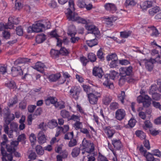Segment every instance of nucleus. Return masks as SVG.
Segmentation results:
<instances>
[{
  "instance_id": "1",
  "label": "nucleus",
  "mask_w": 161,
  "mask_h": 161,
  "mask_svg": "<svg viewBox=\"0 0 161 161\" xmlns=\"http://www.w3.org/2000/svg\"><path fill=\"white\" fill-rule=\"evenodd\" d=\"M66 14L68 19L69 20L77 21L78 23L86 24L88 22L87 20L78 16V14L73 12L75 10L74 3L73 0H69V8H67Z\"/></svg>"
},
{
  "instance_id": "2",
  "label": "nucleus",
  "mask_w": 161,
  "mask_h": 161,
  "mask_svg": "<svg viewBox=\"0 0 161 161\" xmlns=\"http://www.w3.org/2000/svg\"><path fill=\"white\" fill-rule=\"evenodd\" d=\"M18 145V142L16 141H12L10 143V144H6V148L7 151L6 150V155L4 158H3V156H2L1 158L2 161H7L6 159L14 160L13 153L16 150V148Z\"/></svg>"
},
{
  "instance_id": "3",
  "label": "nucleus",
  "mask_w": 161,
  "mask_h": 161,
  "mask_svg": "<svg viewBox=\"0 0 161 161\" xmlns=\"http://www.w3.org/2000/svg\"><path fill=\"white\" fill-rule=\"evenodd\" d=\"M118 74V72L113 70L111 71L109 74L105 75L102 79L103 85L109 89L113 88H114L113 84L110 81V79L114 80Z\"/></svg>"
},
{
  "instance_id": "4",
  "label": "nucleus",
  "mask_w": 161,
  "mask_h": 161,
  "mask_svg": "<svg viewBox=\"0 0 161 161\" xmlns=\"http://www.w3.org/2000/svg\"><path fill=\"white\" fill-rule=\"evenodd\" d=\"M82 144L83 147L84 151L82 153L83 154L85 153L89 154L92 153L94 150V146L93 143L87 141L84 139L82 141Z\"/></svg>"
},
{
  "instance_id": "5",
  "label": "nucleus",
  "mask_w": 161,
  "mask_h": 161,
  "mask_svg": "<svg viewBox=\"0 0 161 161\" xmlns=\"http://www.w3.org/2000/svg\"><path fill=\"white\" fill-rule=\"evenodd\" d=\"M81 91V89L80 86H73L69 91L70 96L71 98L77 100L79 97Z\"/></svg>"
},
{
  "instance_id": "6",
  "label": "nucleus",
  "mask_w": 161,
  "mask_h": 161,
  "mask_svg": "<svg viewBox=\"0 0 161 161\" xmlns=\"http://www.w3.org/2000/svg\"><path fill=\"white\" fill-rule=\"evenodd\" d=\"M100 93H96L95 94L90 93L88 95V98L90 103L92 104H95L97 103L98 98L101 97Z\"/></svg>"
},
{
  "instance_id": "7",
  "label": "nucleus",
  "mask_w": 161,
  "mask_h": 161,
  "mask_svg": "<svg viewBox=\"0 0 161 161\" xmlns=\"http://www.w3.org/2000/svg\"><path fill=\"white\" fill-rule=\"evenodd\" d=\"M133 68L131 66L128 67H121L120 69L119 75L129 76L132 74Z\"/></svg>"
},
{
  "instance_id": "8",
  "label": "nucleus",
  "mask_w": 161,
  "mask_h": 161,
  "mask_svg": "<svg viewBox=\"0 0 161 161\" xmlns=\"http://www.w3.org/2000/svg\"><path fill=\"white\" fill-rule=\"evenodd\" d=\"M115 118L117 120L121 121L123 119L126 115L125 111L123 109H118L115 112Z\"/></svg>"
},
{
  "instance_id": "9",
  "label": "nucleus",
  "mask_w": 161,
  "mask_h": 161,
  "mask_svg": "<svg viewBox=\"0 0 161 161\" xmlns=\"http://www.w3.org/2000/svg\"><path fill=\"white\" fill-rule=\"evenodd\" d=\"M103 130L107 137L109 139H111L115 132V130L110 126L105 127L103 128Z\"/></svg>"
},
{
  "instance_id": "10",
  "label": "nucleus",
  "mask_w": 161,
  "mask_h": 161,
  "mask_svg": "<svg viewBox=\"0 0 161 161\" xmlns=\"http://www.w3.org/2000/svg\"><path fill=\"white\" fill-rule=\"evenodd\" d=\"M105 9L112 13H114L117 10L116 5L113 3H106L104 6Z\"/></svg>"
},
{
  "instance_id": "11",
  "label": "nucleus",
  "mask_w": 161,
  "mask_h": 161,
  "mask_svg": "<svg viewBox=\"0 0 161 161\" xmlns=\"http://www.w3.org/2000/svg\"><path fill=\"white\" fill-rule=\"evenodd\" d=\"M92 74L93 75L99 78H101L103 73L101 68L95 67L93 69Z\"/></svg>"
},
{
  "instance_id": "12",
  "label": "nucleus",
  "mask_w": 161,
  "mask_h": 161,
  "mask_svg": "<svg viewBox=\"0 0 161 161\" xmlns=\"http://www.w3.org/2000/svg\"><path fill=\"white\" fill-rule=\"evenodd\" d=\"M86 29L90 33L94 34L95 36L97 35L99 32L98 28L92 25H88L86 26Z\"/></svg>"
},
{
  "instance_id": "13",
  "label": "nucleus",
  "mask_w": 161,
  "mask_h": 161,
  "mask_svg": "<svg viewBox=\"0 0 161 161\" xmlns=\"http://www.w3.org/2000/svg\"><path fill=\"white\" fill-rule=\"evenodd\" d=\"M11 72L14 76L23 75V72L20 66H17L16 67H12L11 69Z\"/></svg>"
},
{
  "instance_id": "14",
  "label": "nucleus",
  "mask_w": 161,
  "mask_h": 161,
  "mask_svg": "<svg viewBox=\"0 0 161 161\" xmlns=\"http://www.w3.org/2000/svg\"><path fill=\"white\" fill-rule=\"evenodd\" d=\"M152 3L151 1L141 2L140 3V8L143 11L146 10L148 8H150L152 6Z\"/></svg>"
},
{
  "instance_id": "15",
  "label": "nucleus",
  "mask_w": 161,
  "mask_h": 161,
  "mask_svg": "<svg viewBox=\"0 0 161 161\" xmlns=\"http://www.w3.org/2000/svg\"><path fill=\"white\" fill-rule=\"evenodd\" d=\"M112 144L117 150L120 149L122 146V144L119 139H113L112 140Z\"/></svg>"
},
{
  "instance_id": "16",
  "label": "nucleus",
  "mask_w": 161,
  "mask_h": 161,
  "mask_svg": "<svg viewBox=\"0 0 161 161\" xmlns=\"http://www.w3.org/2000/svg\"><path fill=\"white\" fill-rule=\"evenodd\" d=\"M45 67V65L43 63L41 62H37L32 67L37 71L42 72L43 71L44 68Z\"/></svg>"
},
{
  "instance_id": "17",
  "label": "nucleus",
  "mask_w": 161,
  "mask_h": 161,
  "mask_svg": "<svg viewBox=\"0 0 161 161\" xmlns=\"http://www.w3.org/2000/svg\"><path fill=\"white\" fill-rule=\"evenodd\" d=\"M45 135L42 131H40L38 135V142L40 144H43L46 142Z\"/></svg>"
},
{
  "instance_id": "18",
  "label": "nucleus",
  "mask_w": 161,
  "mask_h": 161,
  "mask_svg": "<svg viewBox=\"0 0 161 161\" xmlns=\"http://www.w3.org/2000/svg\"><path fill=\"white\" fill-rule=\"evenodd\" d=\"M18 102L17 97L15 95L13 97L10 98L8 103V105L9 108L12 107L14 105H15Z\"/></svg>"
},
{
  "instance_id": "19",
  "label": "nucleus",
  "mask_w": 161,
  "mask_h": 161,
  "mask_svg": "<svg viewBox=\"0 0 161 161\" xmlns=\"http://www.w3.org/2000/svg\"><path fill=\"white\" fill-rule=\"evenodd\" d=\"M117 18L115 16L108 17L106 19V23L108 26H111L113 25V23L115 22Z\"/></svg>"
},
{
  "instance_id": "20",
  "label": "nucleus",
  "mask_w": 161,
  "mask_h": 161,
  "mask_svg": "<svg viewBox=\"0 0 161 161\" xmlns=\"http://www.w3.org/2000/svg\"><path fill=\"white\" fill-rule=\"evenodd\" d=\"M60 77V74L59 73H57L55 74H52L49 75L48 78L50 81L51 82H55L57 81Z\"/></svg>"
},
{
  "instance_id": "21",
  "label": "nucleus",
  "mask_w": 161,
  "mask_h": 161,
  "mask_svg": "<svg viewBox=\"0 0 161 161\" xmlns=\"http://www.w3.org/2000/svg\"><path fill=\"white\" fill-rule=\"evenodd\" d=\"M42 23L37 22L35 25H33V32H39L42 31Z\"/></svg>"
},
{
  "instance_id": "22",
  "label": "nucleus",
  "mask_w": 161,
  "mask_h": 161,
  "mask_svg": "<svg viewBox=\"0 0 161 161\" xmlns=\"http://www.w3.org/2000/svg\"><path fill=\"white\" fill-rule=\"evenodd\" d=\"M30 59L27 58H19L16 60L14 62V64L18 65L19 64H25L28 62H30Z\"/></svg>"
},
{
  "instance_id": "23",
  "label": "nucleus",
  "mask_w": 161,
  "mask_h": 161,
  "mask_svg": "<svg viewBox=\"0 0 161 161\" xmlns=\"http://www.w3.org/2000/svg\"><path fill=\"white\" fill-rule=\"evenodd\" d=\"M46 36L44 34L38 35L36 37V42L38 43L43 42L46 39Z\"/></svg>"
},
{
  "instance_id": "24",
  "label": "nucleus",
  "mask_w": 161,
  "mask_h": 161,
  "mask_svg": "<svg viewBox=\"0 0 161 161\" xmlns=\"http://www.w3.org/2000/svg\"><path fill=\"white\" fill-rule=\"evenodd\" d=\"M137 149L138 150L140 154L145 157L146 154L148 153L147 150L143 147L142 145H141L139 147H137Z\"/></svg>"
},
{
  "instance_id": "25",
  "label": "nucleus",
  "mask_w": 161,
  "mask_h": 161,
  "mask_svg": "<svg viewBox=\"0 0 161 161\" xmlns=\"http://www.w3.org/2000/svg\"><path fill=\"white\" fill-rule=\"evenodd\" d=\"M60 114L63 118L67 119L68 120L70 116V113L65 109H63L61 111Z\"/></svg>"
},
{
  "instance_id": "26",
  "label": "nucleus",
  "mask_w": 161,
  "mask_h": 161,
  "mask_svg": "<svg viewBox=\"0 0 161 161\" xmlns=\"http://www.w3.org/2000/svg\"><path fill=\"white\" fill-rule=\"evenodd\" d=\"M145 157L147 161H158L159 159L155 158L152 153L148 152L144 157Z\"/></svg>"
},
{
  "instance_id": "27",
  "label": "nucleus",
  "mask_w": 161,
  "mask_h": 161,
  "mask_svg": "<svg viewBox=\"0 0 161 161\" xmlns=\"http://www.w3.org/2000/svg\"><path fill=\"white\" fill-rule=\"evenodd\" d=\"M5 86L9 89H14L16 88V84L13 80H11L5 84Z\"/></svg>"
},
{
  "instance_id": "28",
  "label": "nucleus",
  "mask_w": 161,
  "mask_h": 161,
  "mask_svg": "<svg viewBox=\"0 0 161 161\" xmlns=\"http://www.w3.org/2000/svg\"><path fill=\"white\" fill-rule=\"evenodd\" d=\"M58 123L56 120L53 119L49 121L48 123L47 126L51 129H53L57 126Z\"/></svg>"
},
{
  "instance_id": "29",
  "label": "nucleus",
  "mask_w": 161,
  "mask_h": 161,
  "mask_svg": "<svg viewBox=\"0 0 161 161\" xmlns=\"http://www.w3.org/2000/svg\"><path fill=\"white\" fill-rule=\"evenodd\" d=\"M86 43L89 47H92L97 44V40L96 38H95L90 40H87L86 41Z\"/></svg>"
},
{
  "instance_id": "30",
  "label": "nucleus",
  "mask_w": 161,
  "mask_h": 161,
  "mask_svg": "<svg viewBox=\"0 0 161 161\" xmlns=\"http://www.w3.org/2000/svg\"><path fill=\"white\" fill-rule=\"evenodd\" d=\"M160 10V8L159 7H154L149 9V13L151 15L153 16L156 13L158 12Z\"/></svg>"
},
{
  "instance_id": "31",
  "label": "nucleus",
  "mask_w": 161,
  "mask_h": 161,
  "mask_svg": "<svg viewBox=\"0 0 161 161\" xmlns=\"http://www.w3.org/2000/svg\"><path fill=\"white\" fill-rule=\"evenodd\" d=\"M135 134L137 136L140 138L141 140L144 139L146 137L145 133L141 130L136 131Z\"/></svg>"
},
{
  "instance_id": "32",
  "label": "nucleus",
  "mask_w": 161,
  "mask_h": 161,
  "mask_svg": "<svg viewBox=\"0 0 161 161\" xmlns=\"http://www.w3.org/2000/svg\"><path fill=\"white\" fill-rule=\"evenodd\" d=\"M136 120L133 118H131L128 121V123L127 125L125 126L126 128H128L129 127L132 128L134 126L136 123Z\"/></svg>"
},
{
  "instance_id": "33",
  "label": "nucleus",
  "mask_w": 161,
  "mask_h": 161,
  "mask_svg": "<svg viewBox=\"0 0 161 161\" xmlns=\"http://www.w3.org/2000/svg\"><path fill=\"white\" fill-rule=\"evenodd\" d=\"M131 33L132 31H124L120 32V36L122 38H126L130 36Z\"/></svg>"
},
{
  "instance_id": "34",
  "label": "nucleus",
  "mask_w": 161,
  "mask_h": 161,
  "mask_svg": "<svg viewBox=\"0 0 161 161\" xmlns=\"http://www.w3.org/2000/svg\"><path fill=\"white\" fill-rule=\"evenodd\" d=\"M7 142L5 141H3L1 143V153L2 156H3V158H4V157L5 156V155H6V150L4 147L3 146L6 145Z\"/></svg>"
},
{
  "instance_id": "35",
  "label": "nucleus",
  "mask_w": 161,
  "mask_h": 161,
  "mask_svg": "<svg viewBox=\"0 0 161 161\" xmlns=\"http://www.w3.org/2000/svg\"><path fill=\"white\" fill-rule=\"evenodd\" d=\"M112 100V97L111 96H106L103 99V104L108 105Z\"/></svg>"
},
{
  "instance_id": "36",
  "label": "nucleus",
  "mask_w": 161,
  "mask_h": 161,
  "mask_svg": "<svg viewBox=\"0 0 161 161\" xmlns=\"http://www.w3.org/2000/svg\"><path fill=\"white\" fill-rule=\"evenodd\" d=\"M87 57L89 60L92 62H93L96 61L97 59L96 55L93 53H91L88 54Z\"/></svg>"
},
{
  "instance_id": "37",
  "label": "nucleus",
  "mask_w": 161,
  "mask_h": 161,
  "mask_svg": "<svg viewBox=\"0 0 161 161\" xmlns=\"http://www.w3.org/2000/svg\"><path fill=\"white\" fill-rule=\"evenodd\" d=\"M36 151L38 155H42L44 153V150L40 145H37L36 147Z\"/></svg>"
},
{
  "instance_id": "38",
  "label": "nucleus",
  "mask_w": 161,
  "mask_h": 161,
  "mask_svg": "<svg viewBox=\"0 0 161 161\" xmlns=\"http://www.w3.org/2000/svg\"><path fill=\"white\" fill-rule=\"evenodd\" d=\"M80 152V149L79 148L75 147L72 150L71 155L73 157H75L77 156Z\"/></svg>"
},
{
  "instance_id": "39",
  "label": "nucleus",
  "mask_w": 161,
  "mask_h": 161,
  "mask_svg": "<svg viewBox=\"0 0 161 161\" xmlns=\"http://www.w3.org/2000/svg\"><path fill=\"white\" fill-rule=\"evenodd\" d=\"M120 77L119 80V84L120 86L123 85L126 81L128 80L127 79L126 76L121 75H120Z\"/></svg>"
},
{
  "instance_id": "40",
  "label": "nucleus",
  "mask_w": 161,
  "mask_h": 161,
  "mask_svg": "<svg viewBox=\"0 0 161 161\" xmlns=\"http://www.w3.org/2000/svg\"><path fill=\"white\" fill-rule=\"evenodd\" d=\"M47 125L46 124L43 122L39 124L38 126V128L41 129L42 131H45L47 129Z\"/></svg>"
},
{
  "instance_id": "41",
  "label": "nucleus",
  "mask_w": 161,
  "mask_h": 161,
  "mask_svg": "<svg viewBox=\"0 0 161 161\" xmlns=\"http://www.w3.org/2000/svg\"><path fill=\"white\" fill-rule=\"evenodd\" d=\"M87 154V157L88 158V161H95V154L94 153H89V154L85 153Z\"/></svg>"
},
{
  "instance_id": "42",
  "label": "nucleus",
  "mask_w": 161,
  "mask_h": 161,
  "mask_svg": "<svg viewBox=\"0 0 161 161\" xmlns=\"http://www.w3.org/2000/svg\"><path fill=\"white\" fill-rule=\"evenodd\" d=\"M54 106L56 108H58L60 109L64 108L65 107L64 103L63 102L57 101Z\"/></svg>"
},
{
  "instance_id": "43",
  "label": "nucleus",
  "mask_w": 161,
  "mask_h": 161,
  "mask_svg": "<svg viewBox=\"0 0 161 161\" xmlns=\"http://www.w3.org/2000/svg\"><path fill=\"white\" fill-rule=\"evenodd\" d=\"M146 68L149 71L152 70L153 68V64L150 61H147L145 62Z\"/></svg>"
},
{
  "instance_id": "44",
  "label": "nucleus",
  "mask_w": 161,
  "mask_h": 161,
  "mask_svg": "<svg viewBox=\"0 0 161 161\" xmlns=\"http://www.w3.org/2000/svg\"><path fill=\"white\" fill-rule=\"evenodd\" d=\"M50 53L52 57L55 58L60 54L59 51L54 49H51Z\"/></svg>"
},
{
  "instance_id": "45",
  "label": "nucleus",
  "mask_w": 161,
  "mask_h": 161,
  "mask_svg": "<svg viewBox=\"0 0 161 161\" xmlns=\"http://www.w3.org/2000/svg\"><path fill=\"white\" fill-rule=\"evenodd\" d=\"M106 58L108 61L117 60L118 59L117 56L115 53H113L108 56L106 57Z\"/></svg>"
},
{
  "instance_id": "46",
  "label": "nucleus",
  "mask_w": 161,
  "mask_h": 161,
  "mask_svg": "<svg viewBox=\"0 0 161 161\" xmlns=\"http://www.w3.org/2000/svg\"><path fill=\"white\" fill-rule=\"evenodd\" d=\"M58 127L59 130H61V132L64 133L68 131L69 129L68 125H65L63 127L58 126Z\"/></svg>"
},
{
  "instance_id": "47",
  "label": "nucleus",
  "mask_w": 161,
  "mask_h": 161,
  "mask_svg": "<svg viewBox=\"0 0 161 161\" xmlns=\"http://www.w3.org/2000/svg\"><path fill=\"white\" fill-rule=\"evenodd\" d=\"M150 97L147 95H145V97H143L141 95L139 96L137 98V101L139 103H142L145 99H149Z\"/></svg>"
},
{
  "instance_id": "48",
  "label": "nucleus",
  "mask_w": 161,
  "mask_h": 161,
  "mask_svg": "<svg viewBox=\"0 0 161 161\" xmlns=\"http://www.w3.org/2000/svg\"><path fill=\"white\" fill-rule=\"evenodd\" d=\"M152 98L154 100L159 101L161 99V94L158 93H154L152 94Z\"/></svg>"
},
{
  "instance_id": "49",
  "label": "nucleus",
  "mask_w": 161,
  "mask_h": 161,
  "mask_svg": "<svg viewBox=\"0 0 161 161\" xmlns=\"http://www.w3.org/2000/svg\"><path fill=\"white\" fill-rule=\"evenodd\" d=\"M97 57L101 60H104V56L103 54V53L102 51V48H100L97 51Z\"/></svg>"
},
{
  "instance_id": "50",
  "label": "nucleus",
  "mask_w": 161,
  "mask_h": 161,
  "mask_svg": "<svg viewBox=\"0 0 161 161\" xmlns=\"http://www.w3.org/2000/svg\"><path fill=\"white\" fill-rule=\"evenodd\" d=\"M80 116L75 115V114H72L70 117L68 119V121H70L71 120H73L75 122H77V121H80Z\"/></svg>"
},
{
  "instance_id": "51",
  "label": "nucleus",
  "mask_w": 161,
  "mask_h": 161,
  "mask_svg": "<svg viewBox=\"0 0 161 161\" xmlns=\"http://www.w3.org/2000/svg\"><path fill=\"white\" fill-rule=\"evenodd\" d=\"M10 129L15 132L18 130V125L14 122H12L10 124Z\"/></svg>"
},
{
  "instance_id": "52",
  "label": "nucleus",
  "mask_w": 161,
  "mask_h": 161,
  "mask_svg": "<svg viewBox=\"0 0 161 161\" xmlns=\"http://www.w3.org/2000/svg\"><path fill=\"white\" fill-rule=\"evenodd\" d=\"M8 21L12 22L14 25H17L19 23V20L17 18H13L12 17H9Z\"/></svg>"
},
{
  "instance_id": "53",
  "label": "nucleus",
  "mask_w": 161,
  "mask_h": 161,
  "mask_svg": "<svg viewBox=\"0 0 161 161\" xmlns=\"http://www.w3.org/2000/svg\"><path fill=\"white\" fill-rule=\"evenodd\" d=\"M80 60L83 66H86L87 64L89 62L87 58L84 56L80 57Z\"/></svg>"
},
{
  "instance_id": "54",
  "label": "nucleus",
  "mask_w": 161,
  "mask_h": 161,
  "mask_svg": "<svg viewBox=\"0 0 161 161\" xmlns=\"http://www.w3.org/2000/svg\"><path fill=\"white\" fill-rule=\"evenodd\" d=\"M80 121H77V122H75L73 125L74 127L77 130L80 129L82 126V123Z\"/></svg>"
},
{
  "instance_id": "55",
  "label": "nucleus",
  "mask_w": 161,
  "mask_h": 161,
  "mask_svg": "<svg viewBox=\"0 0 161 161\" xmlns=\"http://www.w3.org/2000/svg\"><path fill=\"white\" fill-rule=\"evenodd\" d=\"M23 4L21 3L20 0H16L15 3V7L16 9L19 10L22 8Z\"/></svg>"
},
{
  "instance_id": "56",
  "label": "nucleus",
  "mask_w": 161,
  "mask_h": 161,
  "mask_svg": "<svg viewBox=\"0 0 161 161\" xmlns=\"http://www.w3.org/2000/svg\"><path fill=\"white\" fill-rule=\"evenodd\" d=\"M80 131L81 133L86 134V136L89 138H91V136L89 134V131L86 128H81L80 129Z\"/></svg>"
},
{
  "instance_id": "57",
  "label": "nucleus",
  "mask_w": 161,
  "mask_h": 161,
  "mask_svg": "<svg viewBox=\"0 0 161 161\" xmlns=\"http://www.w3.org/2000/svg\"><path fill=\"white\" fill-rule=\"evenodd\" d=\"M73 137V132H68L64 135V139L65 140H69Z\"/></svg>"
},
{
  "instance_id": "58",
  "label": "nucleus",
  "mask_w": 161,
  "mask_h": 161,
  "mask_svg": "<svg viewBox=\"0 0 161 161\" xmlns=\"http://www.w3.org/2000/svg\"><path fill=\"white\" fill-rule=\"evenodd\" d=\"M125 96V92L124 91H121L120 95L118 97L119 100H120L122 103H123L124 102Z\"/></svg>"
},
{
  "instance_id": "59",
  "label": "nucleus",
  "mask_w": 161,
  "mask_h": 161,
  "mask_svg": "<svg viewBox=\"0 0 161 161\" xmlns=\"http://www.w3.org/2000/svg\"><path fill=\"white\" fill-rule=\"evenodd\" d=\"M42 28H46L47 29L50 28L51 25L50 22L48 20H46V22L44 24L42 23Z\"/></svg>"
},
{
  "instance_id": "60",
  "label": "nucleus",
  "mask_w": 161,
  "mask_h": 161,
  "mask_svg": "<svg viewBox=\"0 0 161 161\" xmlns=\"http://www.w3.org/2000/svg\"><path fill=\"white\" fill-rule=\"evenodd\" d=\"M59 51L60 53L63 55H66L69 54L68 50L64 47H61Z\"/></svg>"
},
{
  "instance_id": "61",
  "label": "nucleus",
  "mask_w": 161,
  "mask_h": 161,
  "mask_svg": "<svg viewBox=\"0 0 161 161\" xmlns=\"http://www.w3.org/2000/svg\"><path fill=\"white\" fill-rule=\"evenodd\" d=\"M110 108L112 110H114L119 107V105L116 102L111 103L110 106Z\"/></svg>"
},
{
  "instance_id": "62",
  "label": "nucleus",
  "mask_w": 161,
  "mask_h": 161,
  "mask_svg": "<svg viewBox=\"0 0 161 161\" xmlns=\"http://www.w3.org/2000/svg\"><path fill=\"white\" fill-rule=\"evenodd\" d=\"M31 143H34L36 141V137L33 133H31L29 137Z\"/></svg>"
},
{
  "instance_id": "63",
  "label": "nucleus",
  "mask_w": 161,
  "mask_h": 161,
  "mask_svg": "<svg viewBox=\"0 0 161 161\" xmlns=\"http://www.w3.org/2000/svg\"><path fill=\"white\" fill-rule=\"evenodd\" d=\"M152 154L153 156H156L158 157H161V153L160 151L158 149H155L153 151Z\"/></svg>"
},
{
  "instance_id": "64",
  "label": "nucleus",
  "mask_w": 161,
  "mask_h": 161,
  "mask_svg": "<svg viewBox=\"0 0 161 161\" xmlns=\"http://www.w3.org/2000/svg\"><path fill=\"white\" fill-rule=\"evenodd\" d=\"M97 161H108V160L105 157L99 153Z\"/></svg>"
}]
</instances>
